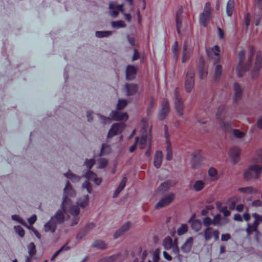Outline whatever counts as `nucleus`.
I'll use <instances>...</instances> for the list:
<instances>
[{
  "instance_id": "1",
  "label": "nucleus",
  "mask_w": 262,
  "mask_h": 262,
  "mask_svg": "<svg viewBox=\"0 0 262 262\" xmlns=\"http://www.w3.org/2000/svg\"><path fill=\"white\" fill-rule=\"evenodd\" d=\"M79 212L77 207L71 205L70 200L64 198L61 209L57 211L56 214L45 224L44 231L46 232L54 233L56 229L57 225L62 224L64 221L66 216L69 217L71 226L77 224L79 221Z\"/></svg>"
},
{
  "instance_id": "2",
  "label": "nucleus",
  "mask_w": 262,
  "mask_h": 262,
  "mask_svg": "<svg viewBox=\"0 0 262 262\" xmlns=\"http://www.w3.org/2000/svg\"><path fill=\"white\" fill-rule=\"evenodd\" d=\"M141 126L142 132L141 137V138H136L135 142L134 145H132V152H133L138 146L141 149L147 148V150L145 155L147 157H149L151 155V127L149 126L147 119L143 118L142 119Z\"/></svg>"
},
{
  "instance_id": "3",
  "label": "nucleus",
  "mask_w": 262,
  "mask_h": 262,
  "mask_svg": "<svg viewBox=\"0 0 262 262\" xmlns=\"http://www.w3.org/2000/svg\"><path fill=\"white\" fill-rule=\"evenodd\" d=\"M250 56L248 59V63L245 64L244 58L245 56V51H241L238 53L239 63L236 68V71L238 77H242L243 73L248 70L251 66L253 57L255 53V49L253 46L249 47Z\"/></svg>"
},
{
  "instance_id": "4",
  "label": "nucleus",
  "mask_w": 262,
  "mask_h": 262,
  "mask_svg": "<svg viewBox=\"0 0 262 262\" xmlns=\"http://www.w3.org/2000/svg\"><path fill=\"white\" fill-rule=\"evenodd\" d=\"M132 50L133 53L132 55V61L139 60V64H132V80L134 75L138 72L141 68V64L144 62L145 53L143 50L138 47L135 43L134 39L132 38Z\"/></svg>"
},
{
  "instance_id": "5",
  "label": "nucleus",
  "mask_w": 262,
  "mask_h": 262,
  "mask_svg": "<svg viewBox=\"0 0 262 262\" xmlns=\"http://www.w3.org/2000/svg\"><path fill=\"white\" fill-rule=\"evenodd\" d=\"M83 177H85L87 180L85 181L82 183L81 187L83 189H86L89 193H91L93 190L92 184L89 181L94 182L97 185H100L102 182V179L98 177L95 173L91 170H88L87 172L83 174Z\"/></svg>"
},
{
  "instance_id": "6",
  "label": "nucleus",
  "mask_w": 262,
  "mask_h": 262,
  "mask_svg": "<svg viewBox=\"0 0 262 262\" xmlns=\"http://www.w3.org/2000/svg\"><path fill=\"white\" fill-rule=\"evenodd\" d=\"M227 108L225 105H221L216 113V117L219 120L221 127L225 132L230 130L232 126L231 121H225L224 120L227 116Z\"/></svg>"
},
{
  "instance_id": "7",
  "label": "nucleus",
  "mask_w": 262,
  "mask_h": 262,
  "mask_svg": "<svg viewBox=\"0 0 262 262\" xmlns=\"http://www.w3.org/2000/svg\"><path fill=\"white\" fill-rule=\"evenodd\" d=\"M127 104V101L124 99H118L117 105V111H112L110 116L115 120L125 121L128 118L126 113L121 112L120 111L124 108Z\"/></svg>"
},
{
  "instance_id": "8",
  "label": "nucleus",
  "mask_w": 262,
  "mask_h": 262,
  "mask_svg": "<svg viewBox=\"0 0 262 262\" xmlns=\"http://www.w3.org/2000/svg\"><path fill=\"white\" fill-rule=\"evenodd\" d=\"M212 9L209 2H207L205 5L203 13L200 15V24L204 27H206L207 23L212 18Z\"/></svg>"
},
{
  "instance_id": "9",
  "label": "nucleus",
  "mask_w": 262,
  "mask_h": 262,
  "mask_svg": "<svg viewBox=\"0 0 262 262\" xmlns=\"http://www.w3.org/2000/svg\"><path fill=\"white\" fill-rule=\"evenodd\" d=\"M262 171V167L257 164L250 166L244 172V176L246 180L251 179H257Z\"/></svg>"
},
{
  "instance_id": "10",
  "label": "nucleus",
  "mask_w": 262,
  "mask_h": 262,
  "mask_svg": "<svg viewBox=\"0 0 262 262\" xmlns=\"http://www.w3.org/2000/svg\"><path fill=\"white\" fill-rule=\"evenodd\" d=\"M252 215L254 219V221L252 224L250 223L247 224V228L246 231L248 235H251L253 232L256 233L258 232L257 228L262 221L261 215H259L257 213H253Z\"/></svg>"
},
{
  "instance_id": "11",
  "label": "nucleus",
  "mask_w": 262,
  "mask_h": 262,
  "mask_svg": "<svg viewBox=\"0 0 262 262\" xmlns=\"http://www.w3.org/2000/svg\"><path fill=\"white\" fill-rule=\"evenodd\" d=\"M194 71L191 68H189L186 73L185 88L187 92H190L194 88Z\"/></svg>"
},
{
  "instance_id": "12",
  "label": "nucleus",
  "mask_w": 262,
  "mask_h": 262,
  "mask_svg": "<svg viewBox=\"0 0 262 262\" xmlns=\"http://www.w3.org/2000/svg\"><path fill=\"white\" fill-rule=\"evenodd\" d=\"M199 234L204 236L205 242L210 241L212 237L216 241L219 239L220 232L219 230L213 229L212 227H206L203 232H200Z\"/></svg>"
},
{
  "instance_id": "13",
  "label": "nucleus",
  "mask_w": 262,
  "mask_h": 262,
  "mask_svg": "<svg viewBox=\"0 0 262 262\" xmlns=\"http://www.w3.org/2000/svg\"><path fill=\"white\" fill-rule=\"evenodd\" d=\"M174 94L175 108L179 115L181 116L183 114L184 106L182 99L180 97V93L179 89L176 88L175 89Z\"/></svg>"
},
{
  "instance_id": "14",
  "label": "nucleus",
  "mask_w": 262,
  "mask_h": 262,
  "mask_svg": "<svg viewBox=\"0 0 262 262\" xmlns=\"http://www.w3.org/2000/svg\"><path fill=\"white\" fill-rule=\"evenodd\" d=\"M169 102L167 99H164L161 104V108L159 111L158 118L160 120H164L169 112Z\"/></svg>"
},
{
  "instance_id": "15",
  "label": "nucleus",
  "mask_w": 262,
  "mask_h": 262,
  "mask_svg": "<svg viewBox=\"0 0 262 262\" xmlns=\"http://www.w3.org/2000/svg\"><path fill=\"white\" fill-rule=\"evenodd\" d=\"M174 199V194L169 193L161 199L156 205L155 208L159 209L170 204Z\"/></svg>"
},
{
  "instance_id": "16",
  "label": "nucleus",
  "mask_w": 262,
  "mask_h": 262,
  "mask_svg": "<svg viewBox=\"0 0 262 262\" xmlns=\"http://www.w3.org/2000/svg\"><path fill=\"white\" fill-rule=\"evenodd\" d=\"M203 161V157L200 150H195L193 152L191 160V165L193 169L201 166Z\"/></svg>"
},
{
  "instance_id": "17",
  "label": "nucleus",
  "mask_w": 262,
  "mask_h": 262,
  "mask_svg": "<svg viewBox=\"0 0 262 262\" xmlns=\"http://www.w3.org/2000/svg\"><path fill=\"white\" fill-rule=\"evenodd\" d=\"M124 128V125L122 123H117L113 124L108 132L107 138H111L113 136L120 133Z\"/></svg>"
},
{
  "instance_id": "18",
  "label": "nucleus",
  "mask_w": 262,
  "mask_h": 262,
  "mask_svg": "<svg viewBox=\"0 0 262 262\" xmlns=\"http://www.w3.org/2000/svg\"><path fill=\"white\" fill-rule=\"evenodd\" d=\"M261 62L262 56L260 53H258L256 55L255 65L252 71L251 74L253 78H255L258 76V71L261 68Z\"/></svg>"
},
{
  "instance_id": "19",
  "label": "nucleus",
  "mask_w": 262,
  "mask_h": 262,
  "mask_svg": "<svg viewBox=\"0 0 262 262\" xmlns=\"http://www.w3.org/2000/svg\"><path fill=\"white\" fill-rule=\"evenodd\" d=\"M164 132L167 142L166 159L167 160L170 161L172 159L173 154L171 146L168 139V128L166 125H164Z\"/></svg>"
},
{
  "instance_id": "20",
  "label": "nucleus",
  "mask_w": 262,
  "mask_h": 262,
  "mask_svg": "<svg viewBox=\"0 0 262 262\" xmlns=\"http://www.w3.org/2000/svg\"><path fill=\"white\" fill-rule=\"evenodd\" d=\"M64 193L66 195L63 196V201L64 200V198H67L69 200H70L71 205H73V204H71L70 199H68L67 196L69 195L71 197H74L76 195V192H75V190L73 189V188H72L69 181H67L66 182V186L64 188ZM73 206H75L77 207L78 208H79V207L78 206H77L75 205H73ZM78 209L79 210V209Z\"/></svg>"
},
{
  "instance_id": "21",
  "label": "nucleus",
  "mask_w": 262,
  "mask_h": 262,
  "mask_svg": "<svg viewBox=\"0 0 262 262\" xmlns=\"http://www.w3.org/2000/svg\"><path fill=\"white\" fill-rule=\"evenodd\" d=\"M110 13L113 17H116L119 14V12H122V5H117L116 3L111 2L109 5Z\"/></svg>"
},
{
  "instance_id": "22",
  "label": "nucleus",
  "mask_w": 262,
  "mask_h": 262,
  "mask_svg": "<svg viewBox=\"0 0 262 262\" xmlns=\"http://www.w3.org/2000/svg\"><path fill=\"white\" fill-rule=\"evenodd\" d=\"M182 8H180L177 11L176 14V25L177 31L180 36L181 35V28L182 25Z\"/></svg>"
},
{
  "instance_id": "23",
  "label": "nucleus",
  "mask_w": 262,
  "mask_h": 262,
  "mask_svg": "<svg viewBox=\"0 0 262 262\" xmlns=\"http://www.w3.org/2000/svg\"><path fill=\"white\" fill-rule=\"evenodd\" d=\"M240 152V149L236 146L232 147L230 150L229 156L234 164L239 159Z\"/></svg>"
},
{
  "instance_id": "24",
  "label": "nucleus",
  "mask_w": 262,
  "mask_h": 262,
  "mask_svg": "<svg viewBox=\"0 0 262 262\" xmlns=\"http://www.w3.org/2000/svg\"><path fill=\"white\" fill-rule=\"evenodd\" d=\"M130 223L129 222L124 224L120 229L116 231L114 234V237L117 239L125 234V233L130 228Z\"/></svg>"
},
{
  "instance_id": "25",
  "label": "nucleus",
  "mask_w": 262,
  "mask_h": 262,
  "mask_svg": "<svg viewBox=\"0 0 262 262\" xmlns=\"http://www.w3.org/2000/svg\"><path fill=\"white\" fill-rule=\"evenodd\" d=\"M234 101L238 103L241 100L242 96V90L238 83L235 82L234 84Z\"/></svg>"
},
{
  "instance_id": "26",
  "label": "nucleus",
  "mask_w": 262,
  "mask_h": 262,
  "mask_svg": "<svg viewBox=\"0 0 262 262\" xmlns=\"http://www.w3.org/2000/svg\"><path fill=\"white\" fill-rule=\"evenodd\" d=\"M143 90V88L142 84H137L132 83V96L137 95V99L142 96Z\"/></svg>"
},
{
  "instance_id": "27",
  "label": "nucleus",
  "mask_w": 262,
  "mask_h": 262,
  "mask_svg": "<svg viewBox=\"0 0 262 262\" xmlns=\"http://www.w3.org/2000/svg\"><path fill=\"white\" fill-rule=\"evenodd\" d=\"M193 242V238L192 237L188 238L184 244L181 247V250L185 253H188L190 251L192 244Z\"/></svg>"
},
{
  "instance_id": "28",
  "label": "nucleus",
  "mask_w": 262,
  "mask_h": 262,
  "mask_svg": "<svg viewBox=\"0 0 262 262\" xmlns=\"http://www.w3.org/2000/svg\"><path fill=\"white\" fill-rule=\"evenodd\" d=\"M191 50L190 48H188V46L186 43V42H184L183 45V52H182V62H185L187 61L190 55Z\"/></svg>"
},
{
  "instance_id": "29",
  "label": "nucleus",
  "mask_w": 262,
  "mask_h": 262,
  "mask_svg": "<svg viewBox=\"0 0 262 262\" xmlns=\"http://www.w3.org/2000/svg\"><path fill=\"white\" fill-rule=\"evenodd\" d=\"M219 61H214V77L215 81H218L220 79V77L222 73V67L218 64Z\"/></svg>"
},
{
  "instance_id": "30",
  "label": "nucleus",
  "mask_w": 262,
  "mask_h": 262,
  "mask_svg": "<svg viewBox=\"0 0 262 262\" xmlns=\"http://www.w3.org/2000/svg\"><path fill=\"white\" fill-rule=\"evenodd\" d=\"M163 158V155L161 151H157L154 156V163L155 166L158 168H159L162 163Z\"/></svg>"
},
{
  "instance_id": "31",
  "label": "nucleus",
  "mask_w": 262,
  "mask_h": 262,
  "mask_svg": "<svg viewBox=\"0 0 262 262\" xmlns=\"http://www.w3.org/2000/svg\"><path fill=\"white\" fill-rule=\"evenodd\" d=\"M126 181V178L124 177L122 179V181H121L120 183L118 186L117 189L115 190L113 195V197L114 198H117L119 194L120 193V192L123 189L125 186Z\"/></svg>"
},
{
  "instance_id": "32",
  "label": "nucleus",
  "mask_w": 262,
  "mask_h": 262,
  "mask_svg": "<svg viewBox=\"0 0 262 262\" xmlns=\"http://www.w3.org/2000/svg\"><path fill=\"white\" fill-rule=\"evenodd\" d=\"M63 175L64 177L74 183L79 182L81 179V177L80 176L72 173L70 170H69L66 173H64Z\"/></svg>"
},
{
  "instance_id": "33",
  "label": "nucleus",
  "mask_w": 262,
  "mask_h": 262,
  "mask_svg": "<svg viewBox=\"0 0 262 262\" xmlns=\"http://www.w3.org/2000/svg\"><path fill=\"white\" fill-rule=\"evenodd\" d=\"M171 186V181H167L161 183L157 190L161 193H163L169 190Z\"/></svg>"
},
{
  "instance_id": "34",
  "label": "nucleus",
  "mask_w": 262,
  "mask_h": 262,
  "mask_svg": "<svg viewBox=\"0 0 262 262\" xmlns=\"http://www.w3.org/2000/svg\"><path fill=\"white\" fill-rule=\"evenodd\" d=\"M234 10V0H229L226 6V12L228 16H231Z\"/></svg>"
},
{
  "instance_id": "35",
  "label": "nucleus",
  "mask_w": 262,
  "mask_h": 262,
  "mask_svg": "<svg viewBox=\"0 0 262 262\" xmlns=\"http://www.w3.org/2000/svg\"><path fill=\"white\" fill-rule=\"evenodd\" d=\"M174 245V242H173L172 238L170 237H167L164 238L163 242V245L164 248L166 250H169L171 249L172 247Z\"/></svg>"
},
{
  "instance_id": "36",
  "label": "nucleus",
  "mask_w": 262,
  "mask_h": 262,
  "mask_svg": "<svg viewBox=\"0 0 262 262\" xmlns=\"http://www.w3.org/2000/svg\"><path fill=\"white\" fill-rule=\"evenodd\" d=\"M89 202V199L88 195H85L78 199L77 204L81 207L84 208L88 205Z\"/></svg>"
},
{
  "instance_id": "37",
  "label": "nucleus",
  "mask_w": 262,
  "mask_h": 262,
  "mask_svg": "<svg viewBox=\"0 0 262 262\" xmlns=\"http://www.w3.org/2000/svg\"><path fill=\"white\" fill-rule=\"evenodd\" d=\"M92 246L93 247L100 249L101 250H104L107 248V244L104 241L101 239H98L95 241L93 243Z\"/></svg>"
},
{
  "instance_id": "38",
  "label": "nucleus",
  "mask_w": 262,
  "mask_h": 262,
  "mask_svg": "<svg viewBox=\"0 0 262 262\" xmlns=\"http://www.w3.org/2000/svg\"><path fill=\"white\" fill-rule=\"evenodd\" d=\"M208 175L210 177L211 181H216L219 178L217 171L216 169L212 167L208 170Z\"/></svg>"
},
{
  "instance_id": "39",
  "label": "nucleus",
  "mask_w": 262,
  "mask_h": 262,
  "mask_svg": "<svg viewBox=\"0 0 262 262\" xmlns=\"http://www.w3.org/2000/svg\"><path fill=\"white\" fill-rule=\"evenodd\" d=\"M191 227L192 230L195 232H198L201 229L202 222L199 220H195L192 221Z\"/></svg>"
},
{
  "instance_id": "40",
  "label": "nucleus",
  "mask_w": 262,
  "mask_h": 262,
  "mask_svg": "<svg viewBox=\"0 0 262 262\" xmlns=\"http://www.w3.org/2000/svg\"><path fill=\"white\" fill-rule=\"evenodd\" d=\"M155 100L152 97H150L149 102L148 103V107L146 110L147 116H150L152 114V110L155 106Z\"/></svg>"
},
{
  "instance_id": "41",
  "label": "nucleus",
  "mask_w": 262,
  "mask_h": 262,
  "mask_svg": "<svg viewBox=\"0 0 262 262\" xmlns=\"http://www.w3.org/2000/svg\"><path fill=\"white\" fill-rule=\"evenodd\" d=\"M238 190L243 193L253 194L256 193V190L252 187H241Z\"/></svg>"
},
{
  "instance_id": "42",
  "label": "nucleus",
  "mask_w": 262,
  "mask_h": 262,
  "mask_svg": "<svg viewBox=\"0 0 262 262\" xmlns=\"http://www.w3.org/2000/svg\"><path fill=\"white\" fill-rule=\"evenodd\" d=\"M205 186V183L202 180H198L195 181L193 185V189L196 191L202 190Z\"/></svg>"
},
{
  "instance_id": "43",
  "label": "nucleus",
  "mask_w": 262,
  "mask_h": 262,
  "mask_svg": "<svg viewBox=\"0 0 262 262\" xmlns=\"http://www.w3.org/2000/svg\"><path fill=\"white\" fill-rule=\"evenodd\" d=\"M97 115L99 118V121L103 124H110L111 122L112 119H113L111 117V118L105 117L99 114H97Z\"/></svg>"
},
{
  "instance_id": "44",
  "label": "nucleus",
  "mask_w": 262,
  "mask_h": 262,
  "mask_svg": "<svg viewBox=\"0 0 262 262\" xmlns=\"http://www.w3.org/2000/svg\"><path fill=\"white\" fill-rule=\"evenodd\" d=\"M97 167L99 168H104L108 164V161L107 159L100 158L97 160Z\"/></svg>"
},
{
  "instance_id": "45",
  "label": "nucleus",
  "mask_w": 262,
  "mask_h": 262,
  "mask_svg": "<svg viewBox=\"0 0 262 262\" xmlns=\"http://www.w3.org/2000/svg\"><path fill=\"white\" fill-rule=\"evenodd\" d=\"M112 33L113 32L110 31H96L95 35L98 38H102L110 36Z\"/></svg>"
},
{
  "instance_id": "46",
  "label": "nucleus",
  "mask_w": 262,
  "mask_h": 262,
  "mask_svg": "<svg viewBox=\"0 0 262 262\" xmlns=\"http://www.w3.org/2000/svg\"><path fill=\"white\" fill-rule=\"evenodd\" d=\"M222 219L221 215L220 214H217L214 216L212 221V225L214 226H216L218 227H221L224 224L221 222V220Z\"/></svg>"
},
{
  "instance_id": "47",
  "label": "nucleus",
  "mask_w": 262,
  "mask_h": 262,
  "mask_svg": "<svg viewBox=\"0 0 262 262\" xmlns=\"http://www.w3.org/2000/svg\"><path fill=\"white\" fill-rule=\"evenodd\" d=\"M111 26L114 28H124L126 27V25L124 22L122 20H118V21H114L111 23Z\"/></svg>"
},
{
  "instance_id": "48",
  "label": "nucleus",
  "mask_w": 262,
  "mask_h": 262,
  "mask_svg": "<svg viewBox=\"0 0 262 262\" xmlns=\"http://www.w3.org/2000/svg\"><path fill=\"white\" fill-rule=\"evenodd\" d=\"M212 51L215 57L214 60L219 61L220 59L219 52L220 51V48L218 46H214L212 48Z\"/></svg>"
},
{
  "instance_id": "49",
  "label": "nucleus",
  "mask_w": 262,
  "mask_h": 262,
  "mask_svg": "<svg viewBox=\"0 0 262 262\" xmlns=\"http://www.w3.org/2000/svg\"><path fill=\"white\" fill-rule=\"evenodd\" d=\"M28 249L29 251V254L30 256H33L36 254V247L35 244L33 243H30L28 247Z\"/></svg>"
},
{
  "instance_id": "50",
  "label": "nucleus",
  "mask_w": 262,
  "mask_h": 262,
  "mask_svg": "<svg viewBox=\"0 0 262 262\" xmlns=\"http://www.w3.org/2000/svg\"><path fill=\"white\" fill-rule=\"evenodd\" d=\"M70 249V247L66 246V245H63L54 254L51 258V260H53L62 251H67Z\"/></svg>"
},
{
  "instance_id": "51",
  "label": "nucleus",
  "mask_w": 262,
  "mask_h": 262,
  "mask_svg": "<svg viewBox=\"0 0 262 262\" xmlns=\"http://www.w3.org/2000/svg\"><path fill=\"white\" fill-rule=\"evenodd\" d=\"M111 151V147L106 144H103L101 147V155H105L110 153Z\"/></svg>"
},
{
  "instance_id": "52",
  "label": "nucleus",
  "mask_w": 262,
  "mask_h": 262,
  "mask_svg": "<svg viewBox=\"0 0 262 262\" xmlns=\"http://www.w3.org/2000/svg\"><path fill=\"white\" fill-rule=\"evenodd\" d=\"M117 255H112L101 258L98 262H113L117 258Z\"/></svg>"
},
{
  "instance_id": "53",
  "label": "nucleus",
  "mask_w": 262,
  "mask_h": 262,
  "mask_svg": "<svg viewBox=\"0 0 262 262\" xmlns=\"http://www.w3.org/2000/svg\"><path fill=\"white\" fill-rule=\"evenodd\" d=\"M188 230V227L186 224H182L177 230V233L179 235H182L185 233Z\"/></svg>"
},
{
  "instance_id": "54",
  "label": "nucleus",
  "mask_w": 262,
  "mask_h": 262,
  "mask_svg": "<svg viewBox=\"0 0 262 262\" xmlns=\"http://www.w3.org/2000/svg\"><path fill=\"white\" fill-rule=\"evenodd\" d=\"M11 218H12V219L13 221H16V222L21 224V225H23L24 226H27L26 222L19 215H12L11 216Z\"/></svg>"
},
{
  "instance_id": "55",
  "label": "nucleus",
  "mask_w": 262,
  "mask_h": 262,
  "mask_svg": "<svg viewBox=\"0 0 262 262\" xmlns=\"http://www.w3.org/2000/svg\"><path fill=\"white\" fill-rule=\"evenodd\" d=\"M95 163V161L93 159H86L84 162V165L89 169L88 170H90Z\"/></svg>"
},
{
  "instance_id": "56",
  "label": "nucleus",
  "mask_w": 262,
  "mask_h": 262,
  "mask_svg": "<svg viewBox=\"0 0 262 262\" xmlns=\"http://www.w3.org/2000/svg\"><path fill=\"white\" fill-rule=\"evenodd\" d=\"M15 231L21 237H23L25 235V231L23 229L22 227H21L19 226H16L14 227Z\"/></svg>"
},
{
  "instance_id": "57",
  "label": "nucleus",
  "mask_w": 262,
  "mask_h": 262,
  "mask_svg": "<svg viewBox=\"0 0 262 262\" xmlns=\"http://www.w3.org/2000/svg\"><path fill=\"white\" fill-rule=\"evenodd\" d=\"M177 238L174 239V245L172 247V252L177 256L179 257V249L177 245Z\"/></svg>"
},
{
  "instance_id": "58",
  "label": "nucleus",
  "mask_w": 262,
  "mask_h": 262,
  "mask_svg": "<svg viewBox=\"0 0 262 262\" xmlns=\"http://www.w3.org/2000/svg\"><path fill=\"white\" fill-rule=\"evenodd\" d=\"M207 74L203 67L200 68L199 70V75L200 79H203Z\"/></svg>"
},
{
  "instance_id": "59",
  "label": "nucleus",
  "mask_w": 262,
  "mask_h": 262,
  "mask_svg": "<svg viewBox=\"0 0 262 262\" xmlns=\"http://www.w3.org/2000/svg\"><path fill=\"white\" fill-rule=\"evenodd\" d=\"M203 223L206 227H210L209 226L212 224V221L209 217L207 216L203 219Z\"/></svg>"
},
{
  "instance_id": "60",
  "label": "nucleus",
  "mask_w": 262,
  "mask_h": 262,
  "mask_svg": "<svg viewBox=\"0 0 262 262\" xmlns=\"http://www.w3.org/2000/svg\"><path fill=\"white\" fill-rule=\"evenodd\" d=\"M233 134L235 137L238 138H242L245 135V134L243 132H241L238 129H233Z\"/></svg>"
},
{
  "instance_id": "61",
  "label": "nucleus",
  "mask_w": 262,
  "mask_h": 262,
  "mask_svg": "<svg viewBox=\"0 0 262 262\" xmlns=\"http://www.w3.org/2000/svg\"><path fill=\"white\" fill-rule=\"evenodd\" d=\"M126 78L127 80H130L131 78V66L128 65L126 68Z\"/></svg>"
},
{
  "instance_id": "62",
  "label": "nucleus",
  "mask_w": 262,
  "mask_h": 262,
  "mask_svg": "<svg viewBox=\"0 0 262 262\" xmlns=\"http://www.w3.org/2000/svg\"><path fill=\"white\" fill-rule=\"evenodd\" d=\"M95 227L94 224L91 223L88 224L83 229L84 231H86V233L90 230L93 229Z\"/></svg>"
},
{
  "instance_id": "63",
  "label": "nucleus",
  "mask_w": 262,
  "mask_h": 262,
  "mask_svg": "<svg viewBox=\"0 0 262 262\" xmlns=\"http://www.w3.org/2000/svg\"><path fill=\"white\" fill-rule=\"evenodd\" d=\"M220 211L223 213L225 216H228L230 215V211L227 209L226 207L222 208Z\"/></svg>"
},
{
  "instance_id": "64",
  "label": "nucleus",
  "mask_w": 262,
  "mask_h": 262,
  "mask_svg": "<svg viewBox=\"0 0 262 262\" xmlns=\"http://www.w3.org/2000/svg\"><path fill=\"white\" fill-rule=\"evenodd\" d=\"M159 259V252L156 250L152 254V260L154 262H158Z\"/></svg>"
}]
</instances>
